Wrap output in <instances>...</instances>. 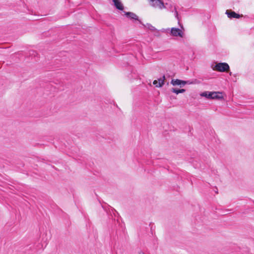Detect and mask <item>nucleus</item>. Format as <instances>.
I'll return each mask as SVG.
<instances>
[{"instance_id": "obj_1", "label": "nucleus", "mask_w": 254, "mask_h": 254, "mask_svg": "<svg viewBox=\"0 0 254 254\" xmlns=\"http://www.w3.org/2000/svg\"><path fill=\"white\" fill-rule=\"evenodd\" d=\"M212 68L214 70L217 71L221 72H229L230 75L232 74V72L230 71L229 65L226 63H218Z\"/></svg>"}, {"instance_id": "obj_2", "label": "nucleus", "mask_w": 254, "mask_h": 254, "mask_svg": "<svg viewBox=\"0 0 254 254\" xmlns=\"http://www.w3.org/2000/svg\"><path fill=\"white\" fill-rule=\"evenodd\" d=\"M150 4L153 7H158L160 9L166 8L164 3L161 0H150Z\"/></svg>"}, {"instance_id": "obj_3", "label": "nucleus", "mask_w": 254, "mask_h": 254, "mask_svg": "<svg viewBox=\"0 0 254 254\" xmlns=\"http://www.w3.org/2000/svg\"><path fill=\"white\" fill-rule=\"evenodd\" d=\"M226 14L229 18H240L243 16L242 14L237 13L232 10H227Z\"/></svg>"}, {"instance_id": "obj_4", "label": "nucleus", "mask_w": 254, "mask_h": 254, "mask_svg": "<svg viewBox=\"0 0 254 254\" xmlns=\"http://www.w3.org/2000/svg\"><path fill=\"white\" fill-rule=\"evenodd\" d=\"M171 35L173 36H179L180 37H183L184 33L179 28H172L171 29Z\"/></svg>"}, {"instance_id": "obj_5", "label": "nucleus", "mask_w": 254, "mask_h": 254, "mask_svg": "<svg viewBox=\"0 0 254 254\" xmlns=\"http://www.w3.org/2000/svg\"><path fill=\"white\" fill-rule=\"evenodd\" d=\"M188 82V81L182 80L179 79H172L171 81V84H172L173 86L176 85H181L184 86Z\"/></svg>"}, {"instance_id": "obj_6", "label": "nucleus", "mask_w": 254, "mask_h": 254, "mask_svg": "<svg viewBox=\"0 0 254 254\" xmlns=\"http://www.w3.org/2000/svg\"><path fill=\"white\" fill-rule=\"evenodd\" d=\"M165 80V76L164 75L162 78L158 79V80H155L153 82V84L156 87H161L164 84Z\"/></svg>"}, {"instance_id": "obj_7", "label": "nucleus", "mask_w": 254, "mask_h": 254, "mask_svg": "<svg viewBox=\"0 0 254 254\" xmlns=\"http://www.w3.org/2000/svg\"><path fill=\"white\" fill-rule=\"evenodd\" d=\"M125 15L130 19H134L138 20L139 22L142 24V22L138 19V17L134 13L132 12H126L124 11Z\"/></svg>"}, {"instance_id": "obj_8", "label": "nucleus", "mask_w": 254, "mask_h": 254, "mask_svg": "<svg viewBox=\"0 0 254 254\" xmlns=\"http://www.w3.org/2000/svg\"><path fill=\"white\" fill-rule=\"evenodd\" d=\"M215 92L204 91L200 94V96L208 99H212V95L215 94Z\"/></svg>"}, {"instance_id": "obj_9", "label": "nucleus", "mask_w": 254, "mask_h": 254, "mask_svg": "<svg viewBox=\"0 0 254 254\" xmlns=\"http://www.w3.org/2000/svg\"><path fill=\"white\" fill-rule=\"evenodd\" d=\"M113 1L117 9L120 10L124 9V6L120 0H113Z\"/></svg>"}, {"instance_id": "obj_10", "label": "nucleus", "mask_w": 254, "mask_h": 254, "mask_svg": "<svg viewBox=\"0 0 254 254\" xmlns=\"http://www.w3.org/2000/svg\"><path fill=\"white\" fill-rule=\"evenodd\" d=\"M171 91L174 93H176V94H178L179 93H184L186 91V89L172 88V89H171Z\"/></svg>"}, {"instance_id": "obj_11", "label": "nucleus", "mask_w": 254, "mask_h": 254, "mask_svg": "<svg viewBox=\"0 0 254 254\" xmlns=\"http://www.w3.org/2000/svg\"><path fill=\"white\" fill-rule=\"evenodd\" d=\"M216 94L212 95L213 98L212 99H223V97L222 94V92H215Z\"/></svg>"}, {"instance_id": "obj_12", "label": "nucleus", "mask_w": 254, "mask_h": 254, "mask_svg": "<svg viewBox=\"0 0 254 254\" xmlns=\"http://www.w3.org/2000/svg\"><path fill=\"white\" fill-rule=\"evenodd\" d=\"M174 10H175V17H176V18L178 20V24H179V25L180 26V27L182 28H183V25L182 24H181V23L180 22V18H179V16L178 12L176 7L174 8Z\"/></svg>"}, {"instance_id": "obj_13", "label": "nucleus", "mask_w": 254, "mask_h": 254, "mask_svg": "<svg viewBox=\"0 0 254 254\" xmlns=\"http://www.w3.org/2000/svg\"><path fill=\"white\" fill-rule=\"evenodd\" d=\"M43 248V245L38 244L36 248H34V253L38 252V250Z\"/></svg>"}, {"instance_id": "obj_14", "label": "nucleus", "mask_w": 254, "mask_h": 254, "mask_svg": "<svg viewBox=\"0 0 254 254\" xmlns=\"http://www.w3.org/2000/svg\"><path fill=\"white\" fill-rule=\"evenodd\" d=\"M147 26L149 29H150V30H151L152 31H154L156 30V28L150 24L147 23Z\"/></svg>"}, {"instance_id": "obj_15", "label": "nucleus", "mask_w": 254, "mask_h": 254, "mask_svg": "<svg viewBox=\"0 0 254 254\" xmlns=\"http://www.w3.org/2000/svg\"><path fill=\"white\" fill-rule=\"evenodd\" d=\"M216 189L217 190H215V192H216V193H218V189H217V188H216Z\"/></svg>"}, {"instance_id": "obj_16", "label": "nucleus", "mask_w": 254, "mask_h": 254, "mask_svg": "<svg viewBox=\"0 0 254 254\" xmlns=\"http://www.w3.org/2000/svg\"><path fill=\"white\" fill-rule=\"evenodd\" d=\"M33 246H30V247H29V249H32V247Z\"/></svg>"}]
</instances>
